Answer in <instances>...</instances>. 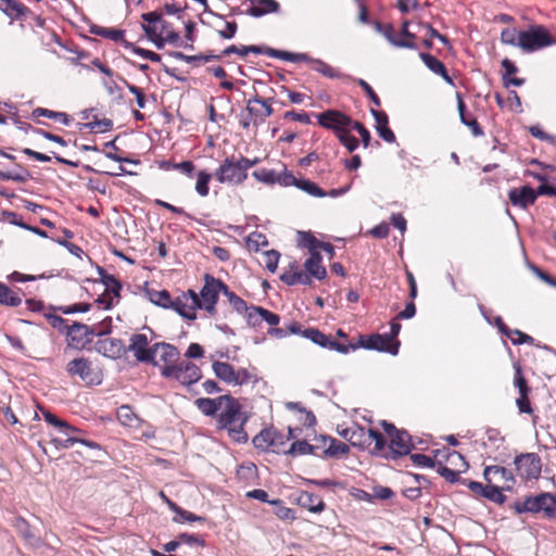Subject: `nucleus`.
<instances>
[{
	"mask_svg": "<svg viewBox=\"0 0 556 556\" xmlns=\"http://www.w3.org/2000/svg\"><path fill=\"white\" fill-rule=\"evenodd\" d=\"M147 296H149L150 302L161 307L173 309L178 313L179 316L188 320H194L197 318L194 312L198 306V295L192 289H189L188 292L175 299H172L168 291L165 289H147Z\"/></svg>",
	"mask_w": 556,
	"mask_h": 556,
	"instance_id": "1",
	"label": "nucleus"
},
{
	"mask_svg": "<svg viewBox=\"0 0 556 556\" xmlns=\"http://www.w3.org/2000/svg\"><path fill=\"white\" fill-rule=\"evenodd\" d=\"M247 422V416L242 412V405L236 403L225 407L217 415V428L226 430L231 440L237 443H247L248 435L243 431V425Z\"/></svg>",
	"mask_w": 556,
	"mask_h": 556,
	"instance_id": "2",
	"label": "nucleus"
},
{
	"mask_svg": "<svg viewBox=\"0 0 556 556\" xmlns=\"http://www.w3.org/2000/svg\"><path fill=\"white\" fill-rule=\"evenodd\" d=\"M516 514H538L543 513L547 518H554L556 515V497L547 492L536 496H528L523 501H516L513 504Z\"/></svg>",
	"mask_w": 556,
	"mask_h": 556,
	"instance_id": "3",
	"label": "nucleus"
},
{
	"mask_svg": "<svg viewBox=\"0 0 556 556\" xmlns=\"http://www.w3.org/2000/svg\"><path fill=\"white\" fill-rule=\"evenodd\" d=\"M161 375L165 379H173L185 387L192 386L201 379L200 368L189 361H182L178 365H165L161 368Z\"/></svg>",
	"mask_w": 556,
	"mask_h": 556,
	"instance_id": "4",
	"label": "nucleus"
},
{
	"mask_svg": "<svg viewBox=\"0 0 556 556\" xmlns=\"http://www.w3.org/2000/svg\"><path fill=\"white\" fill-rule=\"evenodd\" d=\"M229 290L228 287L219 279H215L211 274H204V285L200 289L199 306L197 309H204L210 315H215V305L218 300V294Z\"/></svg>",
	"mask_w": 556,
	"mask_h": 556,
	"instance_id": "5",
	"label": "nucleus"
},
{
	"mask_svg": "<svg viewBox=\"0 0 556 556\" xmlns=\"http://www.w3.org/2000/svg\"><path fill=\"white\" fill-rule=\"evenodd\" d=\"M552 38L542 25L530 26L526 30H521V37H519L518 46L525 52H533L542 50L552 45Z\"/></svg>",
	"mask_w": 556,
	"mask_h": 556,
	"instance_id": "6",
	"label": "nucleus"
},
{
	"mask_svg": "<svg viewBox=\"0 0 556 556\" xmlns=\"http://www.w3.org/2000/svg\"><path fill=\"white\" fill-rule=\"evenodd\" d=\"M214 177L220 185L240 186L248 177V168L233 162L228 156L215 168Z\"/></svg>",
	"mask_w": 556,
	"mask_h": 556,
	"instance_id": "7",
	"label": "nucleus"
},
{
	"mask_svg": "<svg viewBox=\"0 0 556 556\" xmlns=\"http://www.w3.org/2000/svg\"><path fill=\"white\" fill-rule=\"evenodd\" d=\"M348 346H356L357 349L372 350L384 352L392 356L399 354L400 342L393 340L389 334L372 333L370 336H359L358 343H350Z\"/></svg>",
	"mask_w": 556,
	"mask_h": 556,
	"instance_id": "8",
	"label": "nucleus"
},
{
	"mask_svg": "<svg viewBox=\"0 0 556 556\" xmlns=\"http://www.w3.org/2000/svg\"><path fill=\"white\" fill-rule=\"evenodd\" d=\"M345 440H348L350 445L363 451L367 450L374 443V450L370 452L372 455L381 454L382 451H384L386 439L378 430H366L359 427L355 433L350 434V438Z\"/></svg>",
	"mask_w": 556,
	"mask_h": 556,
	"instance_id": "9",
	"label": "nucleus"
},
{
	"mask_svg": "<svg viewBox=\"0 0 556 556\" xmlns=\"http://www.w3.org/2000/svg\"><path fill=\"white\" fill-rule=\"evenodd\" d=\"M67 337V344L73 350H81L86 348L87 344L91 342L93 337H103L104 331H98L96 329H90L86 324H81L78 321L70 325L67 330L62 332Z\"/></svg>",
	"mask_w": 556,
	"mask_h": 556,
	"instance_id": "10",
	"label": "nucleus"
},
{
	"mask_svg": "<svg viewBox=\"0 0 556 556\" xmlns=\"http://www.w3.org/2000/svg\"><path fill=\"white\" fill-rule=\"evenodd\" d=\"M289 441V437H286L277 429L269 427L261 430L257 435L253 437L252 443L257 451L279 453V448Z\"/></svg>",
	"mask_w": 556,
	"mask_h": 556,
	"instance_id": "11",
	"label": "nucleus"
},
{
	"mask_svg": "<svg viewBox=\"0 0 556 556\" xmlns=\"http://www.w3.org/2000/svg\"><path fill=\"white\" fill-rule=\"evenodd\" d=\"M128 351L132 353L137 362L143 364H157L155 356L157 355V349L155 343L152 346L148 345V338L143 333H135L129 339Z\"/></svg>",
	"mask_w": 556,
	"mask_h": 556,
	"instance_id": "12",
	"label": "nucleus"
},
{
	"mask_svg": "<svg viewBox=\"0 0 556 556\" xmlns=\"http://www.w3.org/2000/svg\"><path fill=\"white\" fill-rule=\"evenodd\" d=\"M515 467L521 479L536 480L541 475V458L535 453H523L515 457Z\"/></svg>",
	"mask_w": 556,
	"mask_h": 556,
	"instance_id": "13",
	"label": "nucleus"
},
{
	"mask_svg": "<svg viewBox=\"0 0 556 556\" xmlns=\"http://www.w3.org/2000/svg\"><path fill=\"white\" fill-rule=\"evenodd\" d=\"M317 123L323 128L337 134L350 132L351 118L339 110H327L317 114Z\"/></svg>",
	"mask_w": 556,
	"mask_h": 556,
	"instance_id": "14",
	"label": "nucleus"
},
{
	"mask_svg": "<svg viewBox=\"0 0 556 556\" xmlns=\"http://www.w3.org/2000/svg\"><path fill=\"white\" fill-rule=\"evenodd\" d=\"M389 437L388 448L384 447L381 454H377L388 460H395L402 456L409 455L413 450L410 437L407 432L401 434H391Z\"/></svg>",
	"mask_w": 556,
	"mask_h": 556,
	"instance_id": "15",
	"label": "nucleus"
},
{
	"mask_svg": "<svg viewBox=\"0 0 556 556\" xmlns=\"http://www.w3.org/2000/svg\"><path fill=\"white\" fill-rule=\"evenodd\" d=\"M302 336L306 338V340L324 349L336 351L341 354H346L350 351L356 350V345H346L344 343H338L333 341L329 336L323 333L316 328H307L303 330Z\"/></svg>",
	"mask_w": 556,
	"mask_h": 556,
	"instance_id": "16",
	"label": "nucleus"
},
{
	"mask_svg": "<svg viewBox=\"0 0 556 556\" xmlns=\"http://www.w3.org/2000/svg\"><path fill=\"white\" fill-rule=\"evenodd\" d=\"M242 58L249 53L264 54L269 58L280 59L282 61H289L298 63L301 60H307L306 53H294L285 50H275L273 48L261 47V46H241Z\"/></svg>",
	"mask_w": 556,
	"mask_h": 556,
	"instance_id": "17",
	"label": "nucleus"
},
{
	"mask_svg": "<svg viewBox=\"0 0 556 556\" xmlns=\"http://www.w3.org/2000/svg\"><path fill=\"white\" fill-rule=\"evenodd\" d=\"M67 371L71 376H77L89 384H98L101 377L98 371L91 367L90 361L87 358H74L67 364Z\"/></svg>",
	"mask_w": 556,
	"mask_h": 556,
	"instance_id": "18",
	"label": "nucleus"
},
{
	"mask_svg": "<svg viewBox=\"0 0 556 556\" xmlns=\"http://www.w3.org/2000/svg\"><path fill=\"white\" fill-rule=\"evenodd\" d=\"M239 401L230 395H220L216 399L199 397L195 400V407L200 413L207 417H213L217 412H222L225 407H229Z\"/></svg>",
	"mask_w": 556,
	"mask_h": 556,
	"instance_id": "19",
	"label": "nucleus"
},
{
	"mask_svg": "<svg viewBox=\"0 0 556 556\" xmlns=\"http://www.w3.org/2000/svg\"><path fill=\"white\" fill-rule=\"evenodd\" d=\"M247 115L253 119V125H260L273 114L270 100H262L257 96L247 100Z\"/></svg>",
	"mask_w": 556,
	"mask_h": 556,
	"instance_id": "20",
	"label": "nucleus"
},
{
	"mask_svg": "<svg viewBox=\"0 0 556 556\" xmlns=\"http://www.w3.org/2000/svg\"><path fill=\"white\" fill-rule=\"evenodd\" d=\"M245 313L247 325L257 327L262 321L274 327L279 323V316L263 306H250V309L243 311Z\"/></svg>",
	"mask_w": 556,
	"mask_h": 556,
	"instance_id": "21",
	"label": "nucleus"
},
{
	"mask_svg": "<svg viewBox=\"0 0 556 556\" xmlns=\"http://www.w3.org/2000/svg\"><path fill=\"white\" fill-rule=\"evenodd\" d=\"M508 199L513 206H518L522 210L529 205H533L538 194L530 186H522V188H513L508 191Z\"/></svg>",
	"mask_w": 556,
	"mask_h": 556,
	"instance_id": "22",
	"label": "nucleus"
},
{
	"mask_svg": "<svg viewBox=\"0 0 556 556\" xmlns=\"http://www.w3.org/2000/svg\"><path fill=\"white\" fill-rule=\"evenodd\" d=\"M483 477L488 484L496 480L506 485H513L514 476L513 472L501 466H486L483 469Z\"/></svg>",
	"mask_w": 556,
	"mask_h": 556,
	"instance_id": "23",
	"label": "nucleus"
},
{
	"mask_svg": "<svg viewBox=\"0 0 556 556\" xmlns=\"http://www.w3.org/2000/svg\"><path fill=\"white\" fill-rule=\"evenodd\" d=\"M250 8L247 14L253 17H262L266 14L277 13L279 3L276 0H249Z\"/></svg>",
	"mask_w": 556,
	"mask_h": 556,
	"instance_id": "24",
	"label": "nucleus"
},
{
	"mask_svg": "<svg viewBox=\"0 0 556 556\" xmlns=\"http://www.w3.org/2000/svg\"><path fill=\"white\" fill-rule=\"evenodd\" d=\"M98 351L106 357L117 358L125 352V345L119 339H102L98 341Z\"/></svg>",
	"mask_w": 556,
	"mask_h": 556,
	"instance_id": "25",
	"label": "nucleus"
},
{
	"mask_svg": "<svg viewBox=\"0 0 556 556\" xmlns=\"http://www.w3.org/2000/svg\"><path fill=\"white\" fill-rule=\"evenodd\" d=\"M370 114H372L374 119H376V130L378 136L388 143L395 142V135H393V131L388 127V115L376 110H370Z\"/></svg>",
	"mask_w": 556,
	"mask_h": 556,
	"instance_id": "26",
	"label": "nucleus"
},
{
	"mask_svg": "<svg viewBox=\"0 0 556 556\" xmlns=\"http://www.w3.org/2000/svg\"><path fill=\"white\" fill-rule=\"evenodd\" d=\"M456 109H458L459 121H462L463 125L470 128V132L476 138L482 137L484 135L483 129L480 124H478L475 118H467L464 111H466V104L463 101V97L459 93H456Z\"/></svg>",
	"mask_w": 556,
	"mask_h": 556,
	"instance_id": "27",
	"label": "nucleus"
},
{
	"mask_svg": "<svg viewBox=\"0 0 556 556\" xmlns=\"http://www.w3.org/2000/svg\"><path fill=\"white\" fill-rule=\"evenodd\" d=\"M305 274L309 275V278H316L323 280L326 277V269L321 265V256L319 252H313L309 254L308 260L305 261Z\"/></svg>",
	"mask_w": 556,
	"mask_h": 556,
	"instance_id": "28",
	"label": "nucleus"
},
{
	"mask_svg": "<svg viewBox=\"0 0 556 556\" xmlns=\"http://www.w3.org/2000/svg\"><path fill=\"white\" fill-rule=\"evenodd\" d=\"M298 503L300 506L314 514H319L325 509V503L321 498L308 491H302V493H300Z\"/></svg>",
	"mask_w": 556,
	"mask_h": 556,
	"instance_id": "29",
	"label": "nucleus"
},
{
	"mask_svg": "<svg viewBox=\"0 0 556 556\" xmlns=\"http://www.w3.org/2000/svg\"><path fill=\"white\" fill-rule=\"evenodd\" d=\"M300 62H307L311 65V68L313 71L319 73L320 75L327 77V78H349L348 75L332 68L328 64H326L324 61L319 59H313L308 56V60H300Z\"/></svg>",
	"mask_w": 556,
	"mask_h": 556,
	"instance_id": "30",
	"label": "nucleus"
},
{
	"mask_svg": "<svg viewBox=\"0 0 556 556\" xmlns=\"http://www.w3.org/2000/svg\"><path fill=\"white\" fill-rule=\"evenodd\" d=\"M381 35H383L384 39L389 42V45L397 48V49H409V50H416L417 46L416 42L413 40H409L407 38L400 39L395 35V30L393 29L391 24H387V28H384L383 31H380Z\"/></svg>",
	"mask_w": 556,
	"mask_h": 556,
	"instance_id": "31",
	"label": "nucleus"
},
{
	"mask_svg": "<svg viewBox=\"0 0 556 556\" xmlns=\"http://www.w3.org/2000/svg\"><path fill=\"white\" fill-rule=\"evenodd\" d=\"M157 356H160V361H162L165 365H177V359L179 358V351L175 348V345L170 343H156Z\"/></svg>",
	"mask_w": 556,
	"mask_h": 556,
	"instance_id": "32",
	"label": "nucleus"
},
{
	"mask_svg": "<svg viewBox=\"0 0 556 556\" xmlns=\"http://www.w3.org/2000/svg\"><path fill=\"white\" fill-rule=\"evenodd\" d=\"M98 275H100V281L104 286V292H112V295L119 298V291L122 290V283L112 274H109L103 268L98 267Z\"/></svg>",
	"mask_w": 556,
	"mask_h": 556,
	"instance_id": "33",
	"label": "nucleus"
},
{
	"mask_svg": "<svg viewBox=\"0 0 556 556\" xmlns=\"http://www.w3.org/2000/svg\"><path fill=\"white\" fill-rule=\"evenodd\" d=\"M0 2L1 12H3L12 20H18L23 17L27 12L26 7L15 0H0Z\"/></svg>",
	"mask_w": 556,
	"mask_h": 556,
	"instance_id": "34",
	"label": "nucleus"
},
{
	"mask_svg": "<svg viewBox=\"0 0 556 556\" xmlns=\"http://www.w3.org/2000/svg\"><path fill=\"white\" fill-rule=\"evenodd\" d=\"M286 454L292 457L300 455H316L320 457V454L318 453V447H313L312 444L307 443L304 440L292 442L291 447H289V450L286 451Z\"/></svg>",
	"mask_w": 556,
	"mask_h": 556,
	"instance_id": "35",
	"label": "nucleus"
},
{
	"mask_svg": "<svg viewBox=\"0 0 556 556\" xmlns=\"http://www.w3.org/2000/svg\"><path fill=\"white\" fill-rule=\"evenodd\" d=\"M280 280L287 286L302 285L309 286L311 277L304 271H285L280 275Z\"/></svg>",
	"mask_w": 556,
	"mask_h": 556,
	"instance_id": "36",
	"label": "nucleus"
},
{
	"mask_svg": "<svg viewBox=\"0 0 556 556\" xmlns=\"http://www.w3.org/2000/svg\"><path fill=\"white\" fill-rule=\"evenodd\" d=\"M213 371L217 379L223 380L226 383H231L233 378V371H236L229 363L215 361L213 363Z\"/></svg>",
	"mask_w": 556,
	"mask_h": 556,
	"instance_id": "37",
	"label": "nucleus"
},
{
	"mask_svg": "<svg viewBox=\"0 0 556 556\" xmlns=\"http://www.w3.org/2000/svg\"><path fill=\"white\" fill-rule=\"evenodd\" d=\"M502 490H510V485L508 484L506 486L500 488L497 485L488 484L486 491L480 493L479 495L490 500V502H493L497 505H503L506 501V496L503 495Z\"/></svg>",
	"mask_w": 556,
	"mask_h": 556,
	"instance_id": "38",
	"label": "nucleus"
},
{
	"mask_svg": "<svg viewBox=\"0 0 556 556\" xmlns=\"http://www.w3.org/2000/svg\"><path fill=\"white\" fill-rule=\"evenodd\" d=\"M21 304V296L4 283L0 282V305L16 307Z\"/></svg>",
	"mask_w": 556,
	"mask_h": 556,
	"instance_id": "39",
	"label": "nucleus"
},
{
	"mask_svg": "<svg viewBox=\"0 0 556 556\" xmlns=\"http://www.w3.org/2000/svg\"><path fill=\"white\" fill-rule=\"evenodd\" d=\"M33 115L34 116H37V117H46V118H49V119H53L55 122H59L63 125H68L70 124V117H68V114L64 113V112H54V111H50V110H47V109H43V108H37L33 111Z\"/></svg>",
	"mask_w": 556,
	"mask_h": 556,
	"instance_id": "40",
	"label": "nucleus"
},
{
	"mask_svg": "<svg viewBox=\"0 0 556 556\" xmlns=\"http://www.w3.org/2000/svg\"><path fill=\"white\" fill-rule=\"evenodd\" d=\"M270 505L274 506L275 517L282 521H293L295 519V511L290 507H285L282 501L275 498L270 501Z\"/></svg>",
	"mask_w": 556,
	"mask_h": 556,
	"instance_id": "41",
	"label": "nucleus"
},
{
	"mask_svg": "<svg viewBox=\"0 0 556 556\" xmlns=\"http://www.w3.org/2000/svg\"><path fill=\"white\" fill-rule=\"evenodd\" d=\"M172 511L176 514L174 517V522H204L205 518L203 516H198L193 513L185 510L178 506L172 505Z\"/></svg>",
	"mask_w": 556,
	"mask_h": 556,
	"instance_id": "42",
	"label": "nucleus"
},
{
	"mask_svg": "<svg viewBox=\"0 0 556 556\" xmlns=\"http://www.w3.org/2000/svg\"><path fill=\"white\" fill-rule=\"evenodd\" d=\"M124 47L125 49H129L132 51V53H135L137 56H141L152 63H160L161 62V55L151 51V50H146L143 48H139L137 46H135L132 42L128 41V40H124Z\"/></svg>",
	"mask_w": 556,
	"mask_h": 556,
	"instance_id": "43",
	"label": "nucleus"
},
{
	"mask_svg": "<svg viewBox=\"0 0 556 556\" xmlns=\"http://www.w3.org/2000/svg\"><path fill=\"white\" fill-rule=\"evenodd\" d=\"M321 243L325 242L318 241L313 235H311V232H299V247L307 249L309 251V255L312 253H318L317 249L320 247Z\"/></svg>",
	"mask_w": 556,
	"mask_h": 556,
	"instance_id": "44",
	"label": "nucleus"
},
{
	"mask_svg": "<svg viewBox=\"0 0 556 556\" xmlns=\"http://www.w3.org/2000/svg\"><path fill=\"white\" fill-rule=\"evenodd\" d=\"M420 60H422L424 64H426L427 68L433 72V74L444 73L445 65L438 58L428 54L427 52L419 53Z\"/></svg>",
	"mask_w": 556,
	"mask_h": 556,
	"instance_id": "45",
	"label": "nucleus"
},
{
	"mask_svg": "<svg viewBox=\"0 0 556 556\" xmlns=\"http://www.w3.org/2000/svg\"><path fill=\"white\" fill-rule=\"evenodd\" d=\"M349 453V445L333 439V441L328 444L327 450H325V454L321 457H339Z\"/></svg>",
	"mask_w": 556,
	"mask_h": 556,
	"instance_id": "46",
	"label": "nucleus"
},
{
	"mask_svg": "<svg viewBox=\"0 0 556 556\" xmlns=\"http://www.w3.org/2000/svg\"><path fill=\"white\" fill-rule=\"evenodd\" d=\"M294 187H296L298 189L304 191L305 193H307L312 197H316V198L326 197V192H324L321 190V188L319 186H317V184H315L308 179L299 180V184L295 185Z\"/></svg>",
	"mask_w": 556,
	"mask_h": 556,
	"instance_id": "47",
	"label": "nucleus"
},
{
	"mask_svg": "<svg viewBox=\"0 0 556 556\" xmlns=\"http://www.w3.org/2000/svg\"><path fill=\"white\" fill-rule=\"evenodd\" d=\"M117 419L126 427H134L137 424V416L132 409L127 405H122L117 410Z\"/></svg>",
	"mask_w": 556,
	"mask_h": 556,
	"instance_id": "48",
	"label": "nucleus"
},
{
	"mask_svg": "<svg viewBox=\"0 0 556 556\" xmlns=\"http://www.w3.org/2000/svg\"><path fill=\"white\" fill-rule=\"evenodd\" d=\"M303 331L301 330L298 323H291L288 326V330L283 328H269V331H267V334L275 337L277 339H283L287 337V334H301Z\"/></svg>",
	"mask_w": 556,
	"mask_h": 556,
	"instance_id": "49",
	"label": "nucleus"
},
{
	"mask_svg": "<svg viewBox=\"0 0 556 556\" xmlns=\"http://www.w3.org/2000/svg\"><path fill=\"white\" fill-rule=\"evenodd\" d=\"M513 369H515V379H513V384L518 389L519 394H530V388L527 384V380L523 378L522 368L519 363H515V365H513Z\"/></svg>",
	"mask_w": 556,
	"mask_h": 556,
	"instance_id": "50",
	"label": "nucleus"
},
{
	"mask_svg": "<svg viewBox=\"0 0 556 556\" xmlns=\"http://www.w3.org/2000/svg\"><path fill=\"white\" fill-rule=\"evenodd\" d=\"M211 174L201 170L197 174L195 192L200 197H207L208 194V181H211Z\"/></svg>",
	"mask_w": 556,
	"mask_h": 556,
	"instance_id": "51",
	"label": "nucleus"
},
{
	"mask_svg": "<svg viewBox=\"0 0 556 556\" xmlns=\"http://www.w3.org/2000/svg\"><path fill=\"white\" fill-rule=\"evenodd\" d=\"M54 443H56L58 447L59 448H70L72 447L75 443H80L89 448H98V444L92 442V441H87L85 439H78V438H75V437H68L66 440H58V439H54L53 440Z\"/></svg>",
	"mask_w": 556,
	"mask_h": 556,
	"instance_id": "52",
	"label": "nucleus"
},
{
	"mask_svg": "<svg viewBox=\"0 0 556 556\" xmlns=\"http://www.w3.org/2000/svg\"><path fill=\"white\" fill-rule=\"evenodd\" d=\"M263 247H267L265 235L254 231L247 237V248L249 250L257 252Z\"/></svg>",
	"mask_w": 556,
	"mask_h": 556,
	"instance_id": "53",
	"label": "nucleus"
},
{
	"mask_svg": "<svg viewBox=\"0 0 556 556\" xmlns=\"http://www.w3.org/2000/svg\"><path fill=\"white\" fill-rule=\"evenodd\" d=\"M278 176L279 174H277L274 169L269 168H260L253 172V177H255L257 181H261L264 185H275V181L278 178Z\"/></svg>",
	"mask_w": 556,
	"mask_h": 556,
	"instance_id": "54",
	"label": "nucleus"
},
{
	"mask_svg": "<svg viewBox=\"0 0 556 556\" xmlns=\"http://www.w3.org/2000/svg\"><path fill=\"white\" fill-rule=\"evenodd\" d=\"M225 298H227L228 302H230L232 309H235L239 314H242L243 311L250 309V306L247 305L243 299L235 294L229 289H225Z\"/></svg>",
	"mask_w": 556,
	"mask_h": 556,
	"instance_id": "55",
	"label": "nucleus"
},
{
	"mask_svg": "<svg viewBox=\"0 0 556 556\" xmlns=\"http://www.w3.org/2000/svg\"><path fill=\"white\" fill-rule=\"evenodd\" d=\"M50 309L58 311L64 315H73L75 313H87L90 309V304L78 303L70 306H51Z\"/></svg>",
	"mask_w": 556,
	"mask_h": 556,
	"instance_id": "56",
	"label": "nucleus"
},
{
	"mask_svg": "<svg viewBox=\"0 0 556 556\" xmlns=\"http://www.w3.org/2000/svg\"><path fill=\"white\" fill-rule=\"evenodd\" d=\"M43 317H46L48 324H50L53 329L58 330V332H63L68 328L70 326L66 325V320L62 318V316L56 315L52 312H46L43 313Z\"/></svg>",
	"mask_w": 556,
	"mask_h": 556,
	"instance_id": "57",
	"label": "nucleus"
},
{
	"mask_svg": "<svg viewBox=\"0 0 556 556\" xmlns=\"http://www.w3.org/2000/svg\"><path fill=\"white\" fill-rule=\"evenodd\" d=\"M112 121L108 118L94 119L92 122L86 123L85 128L96 132H108L112 129Z\"/></svg>",
	"mask_w": 556,
	"mask_h": 556,
	"instance_id": "58",
	"label": "nucleus"
},
{
	"mask_svg": "<svg viewBox=\"0 0 556 556\" xmlns=\"http://www.w3.org/2000/svg\"><path fill=\"white\" fill-rule=\"evenodd\" d=\"M520 30L515 28H505L501 33V41L504 45L516 47L519 42Z\"/></svg>",
	"mask_w": 556,
	"mask_h": 556,
	"instance_id": "59",
	"label": "nucleus"
},
{
	"mask_svg": "<svg viewBox=\"0 0 556 556\" xmlns=\"http://www.w3.org/2000/svg\"><path fill=\"white\" fill-rule=\"evenodd\" d=\"M279 252L276 250H269L264 252V266L267 270L275 273L278 268Z\"/></svg>",
	"mask_w": 556,
	"mask_h": 556,
	"instance_id": "60",
	"label": "nucleus"
},
{
	"mask_svg": "<svg viewBox=\"0 0 556 556\" xmlns=\"http://www.w3.org/2000/svg\"><path fill=\"white\" fill-rule=\"evenodd\" d=\"M337 137L339 142H341V144L344 146V148L348 149L349 152L356 150V148L359 146V141H357L356 138L351 136L350 131L337 134Z\"/></svg>",
	"mask_w": 556,
	"mask_h": 556,
	"instance_id": "61",
	"label": "nucleus"
},
{
	"mask_svg": "<svg viewBox=\"0 0 556 556\" xmlns=\"http://www.w3.org/2000/svg\"><path fill=\"white\" fill-rule=\"evenodd\" d=\"M237 23L235 21H225L224 27L217 29L218 36L223 39L230 40L236 36Z\"/></svg>",
	"mask_w": 556,
	"mask_h": 556,
	"instance_id": "62",
	"label": "nucleus"
},
{
	"mask_svg": "<svg viewBox=\"0 0 556 556\" xmlns=\"http://www.w3.org/2000/svg\"><path fill=\"white\" fill-rule=\"evenodd\" d=\"M409 458H412L413 464L420 468H434L438 464L425 454H412L409 455Z\"/></svg>",
	"mask_w": 556,
	"mask_h": 556,
	"instance_id": "63",
	"label": "nucleus"
},
{
	"mask_svg": "<svg viewBox=\"0 0 556 556\" xmlns=\"http://www.w3.org/2000/svg\"><path fill=\"white\" fill-rule=\"evenodd\" d=\"M15 529H17L18 533L22 534L23 539L30 540L31 533H30V526L23 517H17L14 519V523H12Z\"/></svg>",
	"mask_w": 556,
	"mask_h": 556,
	"instance_id": "64",
	"label": "nucleus"
}]
</instances>
